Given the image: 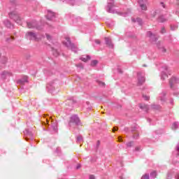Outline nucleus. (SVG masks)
Listing matches in <instances>:
<instances>
[{
	"label": "nucleus",
	"mask_w": 179,
	"mask_h": 179,
	"mask_svg": "<svg viewBox=\"0 0 179 179\" xmlns=\"http://www.w3.org/2000/svg\"><path fill=\"white\" fill-rule=\"evenodd\" d=\"M63 44L66 45L68 48H71L73 52H78V48L71 43V38L69 37H66L65 41H63Z\"/></svg>",
	"instance_id": "nucleus-1"
},
{
	"label": "nucleus",
	"mask_w": 179,
	"mask_h": 179,
	"mask_svg": "<svg viewBox=\"0 0 179 179\" xmlns=\"http://www.w3.org/2000/svg\"><path fill=\"white\" fill-rule=\"evenodd\" d=\"M9 17L11 19H13L16 23L22 25V22H23V18L20 17V15H18L16 11H13L9 13Z\"/></svg>",
	"instance_id": "nucleus-2"
},
{
	"label": "nucleus",
	"mask_w": 179,
	"mask_h": 179,
	"mask_svg": "<svg viewBox=\"0 0 179 179\" xmlns=\"http://www.w3.org/2000/svg\"><path fill=\"white\" fill-rule=\"evenodd\" d=\"M114 7V0H108V7H107V12L109 13H115V10L113 9Z\"/></svg>",
	"instance_id": "nucleus-3"
},
{
	"label": "nucleus",
	"mask_w": 179,
	"mask_h": 179,
	"mask_svg": "<svg viewBox=\"0 0 179 179\" xmlns=\"http://www.w3.org/2000/svg\"><path fill=\"white\" fill-rule=\"evenodd\" d=\"M26 36L29 40H34V41H38L40 40V38L37 37V34L34 32L29 31Z\"/></svg>",
	"instance_id": "nucleus-4"
},
{
	"label": "nucleus",
	"mask_w": 179,
	"mask_h": 179,
	"mask_svg": "<svg viewBox=\"0 0 179 179\" xmlns=\"http://www.w3.org/2000/svg\"><path fill=\"white\" fill-rule=\"evenodd\" d=\"M72 124H76V125H79L80 124V120L77 115H73L69 122L70 127H72Z\"/></svg>",
	"instance_id": "nucleus-5"
},
{
	"label": "nucleus",
	"mask_w": 179,
	"mask_h": 179,
	"mask_svg": "<svg viewBox=\"0 0 179 179\" xmlns=\"http://www.w3.org/2000/svg\"><path fill=\"white\" fill-rule=\"evenodd\" d=\"M145 75L141 73H138V86H141V85H143L145 83Z\"/></svg>",
	"instance_id": "nucleus-6"
},
{
	"label": "nucleus",
	"mask_w": 179,
	"mask_h": 179,
	"mask_svg": "<svg viewBox=\"0 0 179 179\" xmlns=\"http://www.w3.org/2000/svg\"><path fill=\"white\" fill-rule=\"evenodd\" d=\"M27 26L28 29H38L37 27V22L36 21L27 22Z\"/></svg>",
	"instance_id": "nucleus-7"
},
{
	"label": "nucleus",
	"mask_w": 179,
	"mask_h": 179,
	"mask_svg": "<svg viewBox=\"0 0 179 179\" xmlns=\"http://www.w3.org/2000/svg\"><path fill=\"white\" fill-rule=\"evenodd\" d=\"M138 4L141 10H146L148 9V7L143 0H138Z\"/></svg>",
	"instance_id": "nucleus-8"
},
{
	"label": "nucleus",
	"mask_w": 179,
	"mask_h": 179,
	"mask_svg": "<svg viewBox=\"0 0 179 179\" xmlns=\"http://www.w3.org/2000/svg\"><path fill=\"white\" fill-rule=\"evenodd\" d=\"M105 42L108 47H110V48H113V47H114V45H113V43L111 42V39L110 38L106 37Z\"/></svg>",
	"instance_id": "nucleus-9"
},
{
	"label": "nucleus",
	"mask_w": 179,
	"mask_h": 179,
	"mask_svg": "<svg viewBox=\"0 0 179 179\" xmlns=\"http://www.w3.org/2000/svg\"><path fill=\"white\" fill-rule=\"evenodd\" d=\"M55 17V13H54L53 12L48 10V15L46 16L47 19L48 20H52V17Z\"/></svg>",
	"instance_id": "nucleus-10"
},
{
	"label": "nucleus",
	"mask_w": 179,
	"mask_h": 179,
	"mask_svg": "<svg viewBox=\"0 0 179 179\" xmlns=\"http://www.w3.org/2000/svg\"><path fill=\"white\" fill-rule=\"evenodd\" d=\"M83 62H87V61H90L91 57L90 55H83L80 57Z\"/></svg>",
	"instance_id": "nucleus-11"
},
{
	"label": "nucleus",
	"mask_w": 179,
	"mask_h": 179,
	"mask_svg": "<svg viewBox=\"0 0 179 179\" xmlns=\"http://www.w3.org/2000/svg\"><path fill=\"white\" fill-rule=\"evenodd\" d=\"M3 23L6 27H8V29H12V27H13V24H12V23H10L8 20H4Z\"/></svg>",
	"instance_id": "nucleus-12"
},
{
	"label": "nucleus",
	"mask_w": 179,
	"mask_h": 179,
	"mask_svg": "<svg viewBox=\"0 0 179 179\" xmlns=\"http://www.w3.org/2000/svg\"><path fill=\"white\" fill-rule=\"evenodd\" d=\"M52 51L55 57H58V55H59V52L55 48H52Z\"/></svg>",
	"instance_id": "nucleus-13"
},
{
	"label": "nucleus",
	"mask_w": 179,
	"mask_h": 179,
	"mask_svg": "<svg viewBox=\"0 0 179 179\" xmlns=\"http://www.w3.org/2000/svg\"><path fill=\"white\" fill-rule=\"evenodd\" d=\"M6 62H8V57H3L0 61L1 64H6Z\"/></svg>",
	"instance_id": "nucleus-14"
},
{
	"label": "nucleus",
	"mask_w": 179,
	"mask_h": 179,
	"mask_svg": "<svg viewBox=\"0 0 179 179\" xmlns=\"http://www.w3.org/2000/svg\"><path fill=\"white\" fill-rule=\"evenodd\" d=\"M132 22H137L138 23V24H142V19H141V18H137V19L133 18Z\"/></svg>",
	"instance_id": "nucleus-15"
},
{
	"label": "nucleus",
	"mask_w": 179,
	"mask_h": 179,
	"mask_svg": "<svg viewBox=\"0 0 179 179\" xmlns=\"http://www.w3.org/2000/svg\"><path fill=\"white\" fill-rule=\"evenodd\" d=\"M96 83H98V85H99V86H101V87H106V83L100 80H96Z\"/></svg>",
	"instance_id": "nucleus-16"
},
{
	"label": "nucleus",
	"mask_w": 179,
	"mask_h": 179,
	"mask_svg": "<svg viewBox=\"0 0 179 179\" xmlns=\"http://www.w3.org/2000/svg\"><path fill=\"white\" fill-rule=\"evenodd\" d=\"M166 18L164 16H161L158 18V22H160L161 23H163L164 22H166Z\"/></svg>",
	"instance_id": "nucleus-17"
},
{
	"label": "nucleus",
	"mask_w": 179,
	"mask_h": 179,
	"mask_svg": "<svg viewBox=\"0 0 179 179\" xmlns=\"http://www.w3.org/2000/svg\"><path fill=\"white\" fill-rule=\"evenodd\" d=\"M98 64H99V61H97V60H92V61L91 62V66L94 67V66H96V65H97Z\"/></svg>",
	"instance_id": "nucleus-18"
},
{
	"label": "nucleus",
	"mask_w": 179,
	"mask_h": 179,
	"mask_svg": "<svg viewBox=\"0 0 179 179\" xmlns=\"http://www.w3.org/2000/svg\"><path fill=\"white\" fill-rule=\"evenodd\" d=\"M147 36L148 37H150V38H153V37H155V35L151 31L147 32Z\"/></svg>",
	"instance_id": "nucleus-19"
},
{
	"label": "nucleus",
	"mask_w": 179,
	"mask_h": 179,
	"mask_svg": "<svg viewBox=\"0 0 179 179\" xmlns=\"http://www.w3.org/2000/svg\"><path fill=\"white\" fill-rule=\"evenodd\" d=\"M26 82H27V79L18 80V83H20V85H24Z\"/></svg>",
	"instance_id": "nucleus-20"
},
{
	"label": "nucleus",
	"mask_w": 179,
	"mask_h": 179,
	"mask_svg": "<svg viewBox=\"0 0 179 179\" xmlns=\"http://www.w3.org/2000/svg\"><path fill=\"white\" fill-rule=\"evenodd\" d=\"M140 108H142L143 110H148L149 108V106L148 105H141Z\"/></svg>",
	"instance_id": "nucleus-21"
},
{
	"label": "nucleus",
	"mask_w": 179,
	"mask_h": 179,
	"mask_svg": "<svg viewBox=\"0 0 179 179\" xmlns=\"http://www.w3.org/2000/svg\"><path fill=\"white\" fill-rule=\"evenodd\" d=\"M156 176H157V173L156 171H152L150 174V176L152 178H156Z\"/></svg>",
	"instance_id": "nucleus-22"
},
{
	"label": "nucleus",
	"mask_w": 179,
	"mask_h": 179,
	"mask_svg": "<svg viewBox=\"0 0 179 179\" xmlns=\"http://www.w3.org/2000/svg\"><path fill=\"white\" fill-rule=\"evenodd\" d=\"M127 148H131V146H134V142H129L127 143Z\"/></svg>",
	"instance_id": "nucleus-23"
},
{
	"label": "nucleus",
	"mask_w": 179,
	"mask_h": 179,
	"mask_svg": "<svg viewBox=\"0 0 179 179\" xmlns=\"http://www.w3.org/2000/svg\"><path fill=\"white\" fill-rule=\"evenodd\" d=\"M178 27L177 25H171V30H177Z\"/></svg>",
	"instance_id": "nucleus-24"
},
{
	"label": "nucleus",
	"mask_w": 179,
	"mask_h": 179,
	"mask_svg": "<svg viewBox=\"0 0 179 179\" xmlns=\"http://www.w3.org/2000/svg\"><path fill=\"white\" fill-rule=\"evenodd\" d=\"M160 33H161L162 34H164V33H166V28L162 27V28L161 29Z\"/></svg>",
	"instance_id": "nucleus-25"
},
{
	"label": "nucleus",
	"mask_w": 179,
	"mask_h": 179,
	"mask_svg": "<svg viewBox=\"0 0 179 179\" xmlns=\"http://www.w3.org/2000/svg\"><path fill=\"white\" fill-rule=\"evenodd\" d=\"M176 80H177V78H172L170 80L171 83H176Z\"/></svg>",
	"instance_id": "nucleus-26"
},
{
	"label": "nucleus",
	"mask_w": 179,
	"mask_h": 179,
	"mask_svg": "<svg viewBox=\"0 0 179 179\" xmlns=\"http://www.w3.org/2000/svg\"><path fill=\"white\" fill-rule=\"evenodd\" d=\"M46 38H47V40H49V41L52 40V37L49 34H46Z\"/></svg>",
	"instance_id": "nucleus-27"
},
{
	"label": "nucleus",
	"mask_w": 179,
	"mask_h": 179,
	"mask_svg": "<svg viewBox=\"0 0 179 179\" xmlns=\"http://www.w3.org/2000/svg\"><path fill=\"white\" fill-rule=\"evenodd\" d=\"M74 3H75L74 1H69V5H71L72 6H73L75 5Z\"/></svg>",
	"instance_id": "nucleus-28"
},
{
	"label": "nucleus",
	"mask_w": 179,
	"mask_h": 179,
	"mask_svg": "<svg viewBox=\"0 0 179 179\" xmlns=\"http://www.w3.org/2000/svg\"><path fill=\"white\" fill-rule=\"evenodd\" d=\"M143 179H149V175H144L143 177H142Z\"/></svg>",
	"instance_id": "nucleus-29"
},
{
	"label": "nucleus",
	"mask_w": 179,
	"mask_h": 179,
	"mask_svg": "<svg viewBox=\"0 0 179 179\" xmlns=\"http://www.w3.org/2000/svg\"><path fill=\"white\" fill-rule=\"evenodd\" d=\"M143 99H145V100H149V96H146V95H143Z\"/></svg>",
	"instance_id": "nucleus-30"
},
{
	"label": "nucleus",
	"mask_w": 179,
	"mask_h": 179,
	"mask_svg": "<svg viewBox=\"0 0 179 179\" xmlns=\"http://www.w3.org/2000/svg\"><path fill=\"white\" fill-rule=\"evenodd\" d=\"M135 150H136V152H138V150H141V147H136Z\"/></svg>",
	"instance_id": "nucleus-31"
},
{
	"label": "nucleus",
	"mask_w": 179,
	"mask_h": 179,
	"mask_svg": "<svg viewBox=\"0 0 179 179\" xmlns=\"http://www.w3.org/2000/svg\"><path fill=\"white\" fill-rule=\"evenodd\" d=\"M95 43H96V44H100V41L98 39H96Z\"/></svg>",
	"instance_id": "nucleus-32"
},
{
	"label": "nucleus",
	"mask_w": 179,
	"mask_h": 179,
	"mask_svg": "<svg viewBox=\"0 0 179 179\" xmlns=\"http://www.w3.org/2000/svg\"><path fill=\"white\" fill-rule=\"evenodd\" d=\"M117 130H118V128H117V127H113V132H115V131H117Z\"/></svg>",
	"instance_id": "nucleus-33"
},
{
	"label": "nucleus",
	"mask_w": 179,
	"mask_h": 179,
	"mask_svg": "<svg viewBox=\"0 0 179 179\" xmlns=\"http://www.w3.org/2000/svg\"><path fill=\"white\" fill-rule=\"evenodd\" d=\"M117 72H119V73H122V71L121 70V69H117Z\"/></svg>",
	"instance_id": "nucleus-34"
},
{
	"label": "nucleus",
	"mask_w": 179,
	"mask_h": 179,
	"mask_svg": "<svg viewBox=\"0 0 179 179\" xmlns=\"http://www.w3.org/2000/svg\"><path fill=\"white\" fill-rule=\"evenodd\" d=\"M77 141H82V136H78Z\"/></svg>",
	"instance_id": "nucleus-35"
},
{
	"label": "nucleus",
	"mask_w": 179,
	"mask_h": 179,
	"mask_svg": "<svg viewBox=\"0 0 179 179\" xmlns=\"http://www.w3.org/2000/svg\"><path fill=\"white\" fill-rule=\"evenodd\" d=\"M94 178H95L94 176H93V175L90 176V179H94Z\"/></svg>",
	"instance_id": "nucleus-36"
},
{
	"label": "nucleus",
	"mask_w": 179,
	"mask_h": 179,
	"mask_svg": "<svg viewBox=\"0 0 179 179\" xmlns=\"http://www.w3.org/2000/svg\"><path fill=\"white\" fill-rule=\"evenodd\" d=\"M162 52H166V48H162Z\"/></svg>",
	"instance_id": "nucleus-37"
},
{
	"label": "nucleus",
	"mask_w": 179,
	"mask_h": 179,
	"mask_svg": "<svg viewBox=\"0 0 179 179\" xmlns=\"http://www.w3.org/2000/svg\"><path fill=\"white\" fill-rule=\"evenodd\" d=\"M77 66H78V68H83V66H82V64H79V65Z\"/></svg>",
	"instance_id": "nucleus-38"
},
{
	"label": "nucleus",
	"mask_w": 179,
	"mask_h": 179,
	"mask_svg": "<svg viewBox=\"0 0 179 179\" xmlns=\"http://www.w3.org/2000/svg\"><path fill=\"white\" fill-rule=\"evenodd\" d=\"M118 139H119V142H122V138H121V137H119Z\"/></svg>",
	"instance_id": "nucleus-39"
},
{
	"label": "nucleus",
	"mask_w": 179,
	"mask_h": 179,
	"mask_svg": "<svg viewBox=\"0 0 179 179\" xmlns=\"http://www.w3.org/2000/svg\"><path fill=\"white\" fill-rule=\"evenodd\" d=\"M162 6H163L164 8H165L164 3H161Z\"/></svg>",
	"instance_id": "nucleus-40"
},
{
	"label": "nucleus",
	"mask_w": 179,
	"mask_h": 179,
	"mask_svg": "<svg viewBox=\"0 0 179 179\" xmlns=\"http://www.w3.org/2000/svg\"><path fill=\"white\" fill-rule=\"evenodd\" d=\"M173 127H175V129H176V128H177V127H177V124H173Z\"/></svg>",
	"instance_id": "nucleus-41"
},
{
	"label": "nucleus",
	"mask_w": 179,
	"mask_h": 179,
	"mask_svg": "<svg viewBox=\"0 0 179 179\" xmlns=\"http://www.w3.org/2000/svg\"><path fill=\"white\" fill-rule=\"evenodd\" d=\"M77 169H80V164H78Z\"/></svg>",
	"instance_id": "nucleus-42"
},
{
	"label": "nucleus",
	"mask_w": 179,
	"mask_h": 179,
	"mask_svg": "<svg viewBox=\"0 0 179 179\" xmlns=\"http://www.w3.org/2000/svg\"><path fill=\"white\" fill-rule=\"evenodd\" d=\"M143 66L146 67V66H148V65H146V64H143Z\"/></svg>",
	"instance_id": "nucleus-43"
},
{
	"label": "nucleus",
	"mask_w": 179,
	"mask_h": 179,
	"mask_svg": "<svg viewBox=\"0 0 179 179\" xmlns=\"http://www.w3.org/2000/svg\"><path fill=\"white\" fill-rule=\"evenodd\" d=\"M123 16H127V13H124V14H123Z\"/></svg>",
	"instance_id": "nucleus-44"
},
{
	"label": "nucleus",
	"mask_w": 179,
	"mask_h": 179,
	"mask_svg": "<svg viewBox=\"0 0 179 179\" xmlns=\"http://www.w3.org/2000/svg\"><path fill=\"white\" fill-rule=\"evenodd\" d=\"M178 152H179V145H178Z\"/></svg>",
	"instance_id": "nucleus-45"
},
{
	"label": "nucleus",
	"mask_w": 179,
	"mask_h": 179,
	"mask_svg": "<svg viewBox=\"0 0 179 179\" xmlns=\"http://www.w3.org/2000/svg\"><path fill=\"white\" fill-rule=\"evenodd\" d=\"M125 129H128L127 128H126Z\"/></svg>",
	"instance_id": "nucleus-46"
},
{
	"label": "nucleus",
	"mask_w": 179,
	"mask_h": 179,
	"mask_svg": "<svg viewBox=\"0 0 179 179\" xmlns=\"http://www.w3.org/2000/svg\"><path fill=\"white\" fill-rule=\"evenodd\" d=\"M0 57H1V55H0Z\"/></svg>",
	"instance_id": "nucleus-47"
}]
</instances>
